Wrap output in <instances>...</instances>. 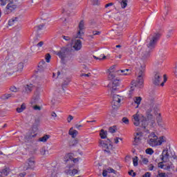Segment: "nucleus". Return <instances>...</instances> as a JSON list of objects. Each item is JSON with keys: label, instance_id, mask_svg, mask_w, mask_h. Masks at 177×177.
<instances>
[{"label": "nucleus", "instance_id": "39448f33", "mask_svg": "<svg viewBox=\"0 0 177 177\" xmlns=\"http://www.w3.org/2000/svg\"><path fill=\"white\" fill-rule=\"evenodd\" d=\"M109 92L113 99L111 102L112 109L113 110H118L121 107V96L118 94L117 89H111Z\"/></svg>", "mask_w": 177, "mask_h": 177}, {"label": "nucleus", "instance_id": "0e129e2a", "mask_svg": "<svg viewBox=\"0 0 177 177\" xmlns=\"http://www.w3.org/2000/svg\"><path fill=\"white\" fill-rule=\"evenodd\" d=\"M68 8H72V6H74V2H73V1H69V2L68 3Z\"/></svg>", "mask_w": 177, "mask_h": 177}, {"label": "nucleus", "instance_id": "774afa93", "mask_svg": "<svg viewBox=\"0 0 177 177\" xmlns=\"http://www.w3.org/2000/svg\"><path fill=\"white\" fill-rule=\"evenodd\" d=\"M44 26H45V25H44V24L39 25L37 26V30H41V28H44Z\"/></svg>", "mask_w": 177, "mask_h": 177}, {"label": "nucleus", "instance_id": "2f4dec72", "mask_svg": "<svg viewBox=\"0 0 177 177\" xmlns=\"http://www.w3.org/2000/svg\"><path fill=\"white\" fill-rule=\"evenodd\" d=\"M9 167H6L1 171V175L2 176H8V175H9Z\"/></svg>", "mask_w": 177, "mask_h": 177}, {"label": "nucleus", "instance_id": "a878e982", "mask_svg": "<svg viewBox=\"0 0 177 177\" xmlns=\"http://www.w3.org/2000/svg\"><path fill=\"white\" fill-rule=\"evenodd\" d=\"M17 21H19V17H12L8 21V26H15V24H16V23H17Z\"/></svg>", "mask_w": 177, "mask_h": 177}, {"label": "nucleus", "instance_id": "5701e85b", "mask_svg": "<svg viewBox=\"0 0 177 177\" xmlns=\"http://www.w3.org/2000/svg\"><path fill=\"white\" fill-rule=\"evenodd\" d=\"M46 69V62L44 60H41L38 64V70L39 71H44V70Z\"/></svg>", "mask_w": 177, "mask_h": 177}, {"label": "nucleus", "instance_id": "1a4fd4ad", "mask_svg": "<svg viewBox=\"0 0 177 177\" xmlns=\"http://www.w3.org/2000/svg\"><path fill=\"white\" fill-rule=\"evenodd\" d=\"M158 140V136L156 135V133L151 132L148 136L147 143L148 145H149V146H151V147H157Z\"/></svg>", "mask_w": 177, "mask_h": 177}, {"label": "nucleus", "instance_id": "4468645a", "mask_svg": "<svg viewBox=\"0 0 177 177\" xmlns=\"http://www.w3.org/2000/svg\"><path fill=\"white\" fill-rule=\"evenodd\" d=\"M66 160L65 161L67 164L66 168H73L74 162L73 161V160H74V158H73V156H71V154H68L66 156Z\"/></svg>", "mask_w": 177, "mask_h": 177}, {"label": "nucleus", "instance_id": "4d7b16f0", "mask_svg": "<svg viewBox=\"0 0 177 177\" xmlns=\"http://www.w3.org/2000/svg\"><path fill=\"white\" fill-rule=\"evenodd\" d=\"M157 177H167V175H165V173H158Z\"/></svg>", "mask_w": 177, "mask_h": 177}, {"label": "nucleus", "instance_id": "c03bdc74", "mask_svg": "<svg viewBox=\"0 0 177 177\" xmlns=\"http://www.w3.org/2000/svg\"><path fill=\"white\" fill-rule=\"evenodd\" d=\"M122 122H124V124H126L127 125H128V124H129V120L128 119V118H123L122 119Z\"/></svg>", "mask_w": 177, "mask_h": 177}, {"label": "nucleus", "instance_id": "a18cd8bd", "mask_svg": "<svg viewBox=\"0 0 177 177\" xmlns=\"http://www.w3.org/2000/svg\"><path fill=\"white\" fill-rule=\"evenodd\" d=\"M46 153V149H45V147H42L41 149H40V154L41 156H45Z\"/></svg>", "mask_w": 177, "mask_h": 177}, {"label": "nucleus", "instance_id": "bb28decb", "mask_svg": "<svg viewBox=\"0 0 177 177\" xmlns=\"http://www.w3.org/2000/svg\"><path fill=\"white\" fill-rule=\"evenodd\" d=\"M71 81V79L70 77L66 78L64 82L62 84V86L63 88H67L68 86V84H70V82Z\"/></svg>", "mask_w": 177, "mask_h": 177}, {"label": "nucleus", "instance_id": "58836bf2", "mask_svg": "<svg viewBox=\"0 0 177 177\" xmlns=\"http://www.w3.org/2000/svg\"><path fill=\"white\" fill-rule=\"evenodd\" d=\"M120 5L122 9H125L126 6H128V0H122Z\"/></svg>", "mask_w": 177, "mask_h": 177}, {"label": "nucleus", "instance_id": "ea45409f", "mask_svg": "<svg viewBox=\"0 0 177 177\" xmlns=\"http://www.w3.org/2000/svg\"><path fill=\"white\" fill-rule=\"evenodd\" d=\"M64 172L66 175H70V176H73V170H71V168H67L66 167Z\"/></svg>", "mask_w": 177, "mask_h": 177}, {"label": "nucleus", "instance_id": "052dcab7", "mask_svg": "<svg viewBox=\"0 0 177 177\" xmlns=\"http://www.w3.org/2000/svg\"><path fill=\"white\" fill-rule=\"evenodd\" d=\"M151 174H150V172H147L142 177H151Z\"/></svg>", "mask_w": 177, "mask_h": 177}, {"label": "nucleus", "instance_id": "9b49d317", "mask_svg": "<svg viewBox=\"0 0 177 177\" xmlns=\"http://www.w3.org/2000/svg\"><path fill=\"white\" fill-rule=\"evenodd\" d=\"M71 46H72V48L75 49V50L76 51L81 50V49L82 48V41H81L80 39H72Z\"/></svg>", "mask_w": 177, "mask_h": 177}, {"label": "nucleus", "instance_id": "0eeeda50", "mask_svg": "<svg viewBox=\"0 0 177 177\" xmlns=\"http://www.w3.org/2000/svg\"><path fill=\"white\" fill-rule=\"evenodd\" d=\"M167 75H163V82L161 83V81H162V77H161V73L160 72H155L153 75V77L152 79V84L155 85L156 86H163L165 82L167 81Z\"/></svg>", "mask_w": 177, "mask_h": 177}, {"label": "nucleus", "instance_id": "b1692460", "mask_svg": "<svg viewBox=\"0 0 177 177\" xmlns=\"http://www.w3.org/2000/svg\"><path fill=\"white\" fill-rule=\"evenodd\" d=\"M167 137L162 136L158 138L157 146H161L162 143H167Z\"/></svg>", "mask_w": 177, "mask_h": 177}, {"label": "nucleus", "instance_id": "de8ad7c7", "mask_svg": "<svg viewBox=\"0 0 177 177\" xmlns=\"http://www.w3.org/2000/svg\"><path fill=\"white\" fill-rule=\"evenodd\" d=\"M46 61L47 63L50 62V54L48 53L46 55Z\"/></svg>", "mask_w": 177, "mask_h": 177}, {"label": "nucleus", "instance_id": "f704fd0d", "mask_svg": "<svg viewBox=\"0 0 177 177\" xmlns=\"http://www.w3.org/2000/svg\"><path fill=\"white\" fill-rule=\"evenodd\" d=\"M12 93L4 94L1 97V99H2V100H8V99H9V97H12Z\"/></svg>", "mask_w": 177, "mask_h": 177}, {"label": "nucleus", "instance_id": "5fc2aeb1", "mask_svg": "<svg viewBox=\"0 0 177 177\" xmlns=\"http://www.w3.org/2000/svg\"><path fill=\"white\" fill-rule=\"evenodd\" d=\"M108 172H109V171H107V169H104V170H103V172H102V176H104V177L107 176Z\"/></svg>", "mask_w": 177, "mask_h": 177}, {"label": "nucleus", "instance_id": "bf43d9fd", "mask_svg": "<svg viewBox=\"0 0 177 177\" xmlns=\"http://www.w3.org/2000/svg\"><path fill=\"white\" fill-rule=\"evenodd\" d=\"M107 171L109 172V174H111V173L114 174L115 172V170H114L113 169L109 168V169H107Z\"/></svg>", "mask_w": 177, "mask_h": 177}, {"label": "nucleus", "instance_id": "393cba45", "mask_svg": "<svg viewBox=\"0 0 177 177\" xmlns=\"http://www.w3.org/2000/svg\"><path fill=\"white\" fill-rule=\"evenodd\" d=\"M140 122H141V127L142 128H144V129H145L146 127L149 125V122H147V118L145 116H142Z\"/></svg>", "mask_w": 177, "mask_h": 177}, {"label": "nucleus", "instance_id": "6e6552de", "mask_svg": "<svg viewBox=\"0 0 177 177\" xmlns=\"http://www.w3.org/2000/svg\"><path fill=\"white\" fill-rule=\"evenodd\" d=\"M7 3L8 5L6 7V12L7 15L12 13V12H15V10L17 9V5L13 3V0H0L1 6H5Z\"/></svg>", "mask_w": 177, "mask_h": 177}, {"label": "nucleus", "instance_id": "f03ea898", "mask_svg": "<svg viewBox=\"0 0 177 177\" xmlns=\"http://www.w3.org/2000/svg\"><path fill=\"white\" fill-rule=\"evenodd\" d=\"M145 66H141L138 70V76H137V82L132 81L131 83V89H142L143 88V77H145Z\"/></svg>", "mask_w": 177, "mask_h": 177}, {"label": "nucleus", "instance_id": "338daca9", "mask_svg": "<svg viewBox=\"0 0 177 177\" xmlns=\"http://www.w3.org/2000/svg\"><path fill=\"white\" fill-rule=\"evenodd\" d=\"M119 142H120V141H119V138H118V137H116V138H114V143H115V145H118V143Z\"/></svg>", "mask_w": 177, "mask_h": 177}, {"label": "nucleus", "instance_id": "680f3d73", "mask_svg": "<svg viewBox=\"0 0 177 177\" xmlns=\"http://www.w3.org/2000/svg\"><path fill=\"white\" fill-rule=\"evenodd\" d=\"M72 174H73V176H74V175H75L76 174H78V170L76 169H72Z\"/></svg>", "mask_w": 177, "mask_h": 177}, {"label": "nucleus", "instance_id": "cd10ccee", "mask_svg": "<svg viewBox=\"0 0 177 177\" xmlns=\"http://www.w3.org/2000/svg\"><path fill=\"white\" fill-rule=\"evenodd\" d=\"M24 88L25 89H32L34 88H36L37 89H39V88H41V86H35L33 84H26L24 86Z\"/></svg>", "mask_w": 177, "mask_h": 177}, {"label": "nucleus", "instance_id": "72a5a7b5", "mask_svg": "<svg viewBox=\"0 0 177 177\" xmlns=\"http://www.w3.org/2000/svg\"><path fill=\"white\" fill-rule=\"evenodd\" d=\"M78 28L80 30H85V21H84V20L80 21Z\"/></svg>", "mask_w": 177, "mask_h": 177}, {"label": "nucleus", "instance_id": "e2e57ef3", "mask_svg": "<svg viewBox=\"0 0 177 177\" xmlns=\"http://www.w3.org/2000/svg\"><path fill=\"white\" fill-rule=\"evenodd\" d=\"M142 162L143 164H147V162H149V159L146 158H142Z\"/></svg>", "mask_w": 177, "mask_h": 177}, {"label": "nucleus", "instance_id": "f8f14e48", "mask_svg": "<svg viewBox=\"0 0 177 177\" xmlns=\"http://www.w3.org/2000/svg\"><path fill=\"white\" fill-rule=\"evenodd\" d=\"M160 159L162 160V162H168V161H169V153H168V148L163 149L160 156Z\"/></svg>", "mask_w": 177, "mask_h": 177}, {"label": "nucleus", "instance_id": "13d9d810", "mask_svg": "<svg viewBox=\"0 0 177 177\" xmlns=\"http://www.w3.org/2000/svg\"><path fill=\"white\" fill-rule=\"evenodd\" d=\"M93 35H100V31L93 30Z\"/></svg>", "mask_w": 177, "mask_h": 177}, {"label": "nucleus", "instance_id": "7ed1b4c3", "mask_svg": "<svg viewBox=\"0 0 177 177\" xmlns=\"http://www.w3.org/2000/svg\"><path fill=\"white\" fill-rule=\"evenodd\" d=\"M56 55L61 59V62L63 64H66L67 62H71V60H73V55L70 53V49L67 47L62 48Z\"/></svg>", "mask_w": 177, "mask_h": 177}, {"label": "nucleus", "instance_id": "49530a36", "mask_svg": "<svg viewBox=\"0 0 177 177\" xmlns=\"http://www.w3.org/2000/svg\"><path fill=\"white\" fill-rule=\"evenodd\" d=\"M73 120H74V116H73L71 115H68V116L67 118V122L70 123V122H71V121H73Z\"/></svg>", "mask_w": 177, "mask_h": 177}, {"label": "nucleus", "instance_id": "8fccbe9b", "mask_svg": "<svg viewBox=\"0 0 177 177\" xmlns=\"http://www.w3.org/2000/svg\"><path fill=\"white\" fill-rule=\"evenodd\" d=\"M93 57L95 59V60H104V59L106 58V55H104L102 58L97 57L95 55H93Z\"/></svg>", "mask_w": 177, "mask_h": 177}, {"label": "nucleus", "instance_id": "3c124183", "mask_svg": "<svg viewBox=\"0 0 177 177\" xmlns=\"http://www.w3.org/2000/svg\"><path fill=\"white\" fill-rule=\"evenodd\" d=\"M62 38H63V39H64L65 41H71V37L64 36V35L62 36Z\"/></svg>", "mask_w": 177, "mask_h": 177}, {"label": "nucleus", "instance_id": "f257e3e1", "mask_svg": "<svg viewBox=\"0 0 177 177\" xmlns=\"http://www.w3.org/2000/svg\"><path fill=\"white\" fill-rule=\"evenodd\" d=\"M157 111H158V108L156 104L154 98H152L146 106L147 120H148L150 128H156V127H157L156 117H154V115H156V114H157Z\"/></svg>", "mask_w": 177, "mask_h": 177}, {"label": "nucleus", "instance_id": "37998d69", "mask_svg": "<svg viewBox=\"0 0 177 177\" xmlns=\"http://www.w3.org/2000/svg\"><path fill=\"white\" fill-rule=\"evenodd\" d=\"M133 163L134 167H138V156L133 158Z\"/></svg>", "mask_w": 177, "mask_h": 177}, {"label": "nucleus", "instance_id": "ddd939ff", "mask_svg": "<svg viewBox=\"0 0 177 177\" xmlns=\"http://www.w3.org/2000/svg\"><path fill=\"white\" fill-rule=\"evenodd\" d=\"M143 136V133L139 132L136 133V136L134 138V141L133 142V146H139L142 142V136Z\"/></svg>", "mask_w": 177, "mask_h": 177}, {"label": "nucleus", "instance_id": "e433bc0d", "mask_svg": "<svg viewBox=\"0 0 177 177\" xmlns=\"http://www.w3.org/2000/svg\"><path fill=\"white\" fill-rule=\"evenodd\" d=\"M82 35H84V31L80 30V29H79L75 38H79L80 39H82Z\"/></svg>", "mask_w": 177, "mask_h": 177}, {"label": "nucleus", "instance_id": "412c9836", "mask_svg": "<svg viewBox=\"0 0 177 177\" xmlns=\"http://www.w3.org/2000/svg\"><path fill=\"white\" fill-rule=\"evenodd\" d=\"M7 71L9 74H13L16 71V66L13 64H9L7 68Z\"/></svg>", "mask_w": 177, "mask_h": 177}, {"label": "nucleus", "instance_id": "a211bd4d", "mask_svg": "<svg viewBox=\"0 0 177 177\" xmlns=\"http://www.w3.org/2000/svg\"><path fill=\"white\" fill-rule=\"evenodd\" d=\"M120 86V80H113L112 84H109L108 85V88H111L112 89H117Z\"/></svg>", "mask_w": 177, "mask_h": 177}, {"label": "nucleus", "instance_id": "603ef678", "mask_svg": "<svg viewBox=\"0 0 177 177\" xmlns=\"http://www.w3.org/2000/svg\"><path fill=\"white\" fill-rule=\"evenodd\" d=\"M33 109L36 111H41V106H38V105H35L33 106Z\"/></svg>", "mask_w": 177, "mask_h": 177}, {"label": "nucleus", "instance_id": "09e8293b", "mask_svg": "<svg viewBox=\"0 0 177 177\" xmlns=\"http://www.w3.org/2000/svg\"><path fill=\"white\" fill-rule=\"evenodd\" d=\"M114 70H115V65H113L109 68V73H114Z\"/></svg>", "mask_w": 177, "mask_h": 177}, {"label": "nucleus", "instance_id": "6e6d98bb", "mask_svg": "<svg viewBox=\"0 0 177 177\" xmlns=\"http://www.w3.org/2000/svg\"><path fill=\"white\" fill-rule=\"evenodd\" d=\"M44 41H40V42H39L37 44V46L38 47V48H42V46H44Z\"/></svg>", "mask_w": 177, "mask_h": 177}, {"label": "nucleus", "instance_id": "423d86ee", "mask_svg": "<svg viewBox=\"0 0 177 177\" xmlns=\"http://www.w3.org/2000/svg\"><path fill=\"white\" fill-rule=\"evenodd\" d=\"M38 135V128L32 127L30 132H29L24 138V142L28 146H32V145L37 143V140L35 137Z\"/></svg>", "mask_w": 177, "mask_h": 177}, {"label": "nucleus", "instance_id": "4c0bfd02", "mask_svg": "<svg viewBox=\"0 0 177 177\" xmlns=\"http://www.w3.org/2000/svg\"><path fill=\"white\" fill-rule=\"evenodd\" d=\"M115 78V74H114V72H109L108 75V79L111 81Z\"/></svg>", "mask_w": 177, "mask_h": 177}, {"label": "nucleus", "instance_id": "6ab92c4d", "mask_svg": "<svg viewBox=\"0 0 177 177\" xmlns=\"http://www.w3.org/2000/svg\"><path fill=\"white\" fill-rule=\"evenodd\" d=\"M151 52H153V50H149L147 48L146 50H145L142 54V59H143V60L149 59V57H150V53H151Z\"/></svg>", "mask_w": 177, "mask_h": 177}, {"label": "nucleus", "instance_id": "c85d7f7f", "mask_svg": "<svg viewBox=\"0 0 177 177\" xmlns=\"http://www.w3.org/2000/svg\"><path fill=\"white\" fill-rule=\"evenodd\" d=\"M17 68V69H15V71L21 73L23 71V68H24V64H23V62H20L19 64H18Z\"/></svg>", "mask_w": 177, "mask_h": 177}, {"label": "nucleus", "instance_id": "2eb2a0df", "mask_svg": "<svg viewBox=\"0 0 177 177\" xmlns=\"http://www.w3.org/2000/svg\"><path fill=\"white\" fill-rule=\"evenodd\" d=\"M28 166L24 167V171L34 168V165H35V160L34 159V157H31L28 159Z\"/></svg>", "mask_w": 177, "mask_h": 177}, {"label": "nucleus", "instance_id": "c756f323", "mask_svg": "<svg viewBox=\"0 0 177 177\" xmlns=\"http://www.w3.org/2000/svg\"><path fill=\"white\" fill-rule=\"evenodd\" d=\"M100 136L101 139H106V138H107V131H104V129H101Z\"/></svg>", "mask_w": 177, "mask_h": 177}, {"label": "nucleus", "instance_id": "864d4df0", "mask_svg": "<svg viewBox=\"0 0 177 177\" xmlns=\"http://www.w3.org/2000/svg\"><path fill=\"white\" fill-rule=\"evenodd\" d=\"M109 131L111 133H115V129H114V127H109Z\"/></svg>", "mask_w": 177, "mask_h": 177}, {"label": "nucleus", "instance_id": "f3484780", "mask_svg": "<svg viewBox=\"0 0 177 177\" xmlns=\"http://www.w3.org/2000/svg\"><path fill=\"white\" fill-rule=\"evenodd\" d=\"M55 95H61V96H66L70 94V91L66 89H58L55 91Z\"/></svg>", "mask_w": 177, "mask_h": 177}, {"label": "nucleus", "instance_id": "79ce46f5", "mask_svg": "<svg viewBox=\"0 0 177 177\" xmlns=\"http://www.w3.org/2000/svg\"><path fill=\"white\" fill-rule=\"evenodd\" d=\"M145 153L151 156L154 153V151L151 148H148L145 150Z\"/></svg>", "mask_w": 177, "mask_h": 177}, {"label": "nucleus", "instance_id": "473e14b6", "mask_svg": "<svg viewBox=\"0 0 177 177\" xmlns=\"http://www.w3.org/2000/svg\"><path fill=\"white\" fill-rule=\"evenodd\" d=\"M77 145H78V139L77 138H75V139L72 140L69 143V146H71V147L77 146Z\"/></svg>", "mask_w": 177, "mask_h": 177}, {"label": "nucleus", "instance_id": "dca6fc26", "mask_svg": "<svg viewBox=\"0 0 177 177\" xmlns=\"http://www.w3.org/2000/svg\"><path fill=\"white\" fill-rule=\"evenodd\" d=\"M142 120V116L136 113L133 115L132 121L136 127H139L140 125V121Z\"/></svg>", "mask_w": 177, "mask_h": 177}, {"label": "nucleus", "instance_id": "7c9ffc66", "mask_svg": "<svg viewBox=\"0 0 177 177\" xmlns=\"http://www.w3.org/2000/svg\"><path fill=\"white\" fill-rule=\"evenodd\" d=\"M26 109H27V106H26V104L24 103H23L21 105V107L17 108V111L18 113H23L24 110H26Z\"/></svg>", "mask_w": 177, "mask_h": 177}, {"label": "nucleus", "instance_id": "20e7f679", "mask_svg": "<svg viewBox=\"0 0 177 177\" xmlns=\"http://www.w3.org/2000/svg\"><path fill=\"white\" fill-rule=\"evenodd\" d=\"M161 37V34L158 32H155L153 35H150L146 41L147 42V48L149 50H153L156 48V45H157V42H158V39Z\"/></svg>", "mask_w": 177, "mask_h": 177}, {"label": "nucleus", "instance_id": "aec40b11", "mask_svg": "<svg viewBox=\"0 0 177 177\" xmlns=\"http://www.w3.org/2000/svg\"><path fill=\"white\" fill-rule=\"evenodd\" d=\"M156 121L158 127L162 128L163 129H165V127H164V124H162V118L161 117V113H158V116L156 117Z\"/></svg>", "mask_w": 177, "mask_h": 177}, {"label": "nucleus", "instance_id": "9d476101", "mask_svg": "<svg viewBox=\"0 0 177 177\" xmlns=\"http://www.w3.org/2000/svg\"><path fill=\"white\" fill-rule=\"evenodd\" d=\"M100 146L103 147L104 149H106L104 151L106 153H110L111 149H113V145H111V141L110 140H107V141L104 142V140H100Z\"/></svg>", "mask_w": 177, "mask_h": 177}, {"label": "nucleus", "instance_id": "c9c22d12", "mask_svg": "<svg viewBox=\"0 0 177 177\" xmlns=\"http://www.w3.org/2000/svg\"><path fill=\"white\" fill-rule=\"evenodd\" d=\"M49 138H50V136L45 135L44 136L39 138V142H46V140H48L49 139Z\"/></svg>", "mask_w": 177, "mask_h": 177}, {"label": "nucleus", "instance_id": "4be33fe9", "mask_svg": "<svg viewBox=\"0 0 177 177\" xmlns=\"http://www.w3.org/2000/svg\"><path fill=\"white\" fill-rule=\"evenodd\" d=\"M68 135H70L73 139H75V138H77V135H78V131L75 130L74 128L71 127L69 129Z\"/></svg>", "mask_w": 177, "mask_h": 177}, {"label": "nucleus", "instance_id": "69168bd1", "mask_svg": "<svg viewBox=\"0 0 177 177\" xmlns=\"http://www.w3.org/2000/svg\"><path fill=\"white\" fill-rule=\"evenodd\" d=\"M40 121H41V119H39V118H37L35 120V124H39Z\"/></svg>", "mask_w": 177, "mask_h": 177}, {"label": "nucleus", "instance_id": "a19ab883", "mask_svg": "<svg viewBox=\"0 0 177 177\" xmlns=\"http://www.w3.org/2000/svg\"><path fill=\"white\" fill-rule=\"evenodd\" d=\"M135 103L139 106L140 104V102H142V97H136V99L134 100Z\"/></svg>", "mask_w": 177, "mask_h": 177}]
</instances>
